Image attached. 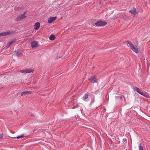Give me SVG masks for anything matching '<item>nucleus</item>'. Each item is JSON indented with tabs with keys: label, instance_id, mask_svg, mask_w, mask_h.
I'll return each instance as SVG.
<instances>
[{
	"label": "nucleus",
	"instance_id": "1",
	"mask_svg": "<svg viewBox=\"0 0 150 150\" xmlns=\"http://www.w3.org/2000/svg\"><path fill=\"white\" fill-rule=\"evenodd\" d=\"M27 13V11L24 12L23 14H21L19 15L16 19V21H21V20L26 18L27 16H25V14Z\"/></svg>",
	"mask_w": 150,
	"mask_h": 150
},
{
	"label": "nucleus",
	"instance_id": "2",
	"mask_svg": "<svg viewBox=\"0 0 150 150\" xmlns=\"http://www.w3.org/2000/svg\"><path fill=\"white\" fill-rule=\"evenodd\" d=\"M15 33L14 31H7L0 33V37L4 36L14 33Z\"/></svg>",
	"mask_w": 150,
	"mask_h": 150
},
{
	"label": "nucleus",
	"instance_id": "3",
	"mask_svg": "<svg viewBox=\"0 0 150 150\" xmlns=\"http://www.w3.org/2000/svg\"><path fill=\"white\" fill-rule=\"evenodd\" d=\"M134 91H136L140 94L145 97H146L148 98L149 97V95L144 94L143 93L141 92L140 89L137 87H135L134 88Z\"/></svg>",
	"mask_w": 150,
	"mask_h": 150
},
{
	"label": "nucleus",
	"instance_id": "4",
	"mask_svg": "<svg viewBox=\"0 0 150 150\" xmlns=\"http://www.w3.org/2000/svg\"><path fill=\"white\" fill-rule=\"evenodd\" d=\"M107 24V23L105 21H98L96 22L95 24L97 26H102L105 25Z\"/></svg>",
	"mask_w": 150,
	"mask_h": 150
},
{
	"label": "nucleus",
	"instance_id": "5",
	"mask_svg": "<svg viewBox=\"0 0 150 150\" xmlns=\"http://www.w3.org/2000/svg\"><path fill=\"white\" fill-rule=\"evenodd\" d=\"M34 70L31 69H27L23 70H21L20 72L22 73H28L31 72H32Z\"/></svg>",
	"mask_w": 150,
	"mask_h": 150
},
{
	"label": "nucleus",
	"instance_id": "6",
	"mask_svg": "<svg viewBox=\"0 0 150 150\" xmlns=\"http://www.w3.org/2000/svg\"><path fill=\"white\" fill-rule=\"evenodd\" d=\"M31 45L32 48L38 47L39 45L38 43L36 41H33L31 42Z\"/></svg>",
	"mask_w": 150,
	"mask_h": 150
},
{
	"label": "nucleus",
	"instance_id": "7",
	"mask_svg": "<svg viewBox=\"0 0 150 150\" xmlns=\"http://www.w3.org/2000/svg\"><path fill=\"white\" fill-rule=\"evenodd\" d=\"M89 81H91L93 83H97V79L96 78L95 76H93L91 78L88 79Z\"/></svg>",
	"mask_w": 150,
	"mask_h": 150
},
{
	"label": "nucleus",
	"instance_id": "8",
	"mask_svg": "<svg viewBox=\"0 0 150 150\" xmlns=\"http://www.w3.org/2000/svg\"><path fill=\"white\" fill-rule=\"evenodd\" d=\"M57 18L56 17H50V18H49L48 19V23H51L55 21Z\"/></svg>",
	"mask_w": 150,
	"mask_h": 150
},
{
	"label": "nucleus",
	"instance_id": "9",
	"mask_svg": "<svg viewBox=\"0 0 150 150\" xmlns=\"http://www.w3.org/2000/svg\"><path fill=\"white\" fill-rule=\"evenodd\" d=\"M32 92L31 91H25L21 93V96H25L26 95L31 94Z\"/></svg>",
	"mask_w": 150,
	"mask_h": 150
},
{
	"label": "nucleus",
	"instance_id": "10",
	"mask_svg": "<svg viewBox=\"0 0 150 150\" xmlns=\"http://www.w3.org/2000/svg\"><path fill=\"white\" fill-rule=\"evenodd\" d=\"M132 50L136 53H138L139 52V50L138 49L137 47L136 46H134L133 47L131 48Z\"/></svg>",
	"mask_w": 150,
	"mask_h": 150
},
{
	"label": "nucleus",
	"instance_id": "11",
	"mask_svg": "<svg viewBox=\"0 0 150 150\" xmlns=\"http://www.w3.org/2000/svg\"><path fill=\"white\" fill-rule=\"evenodd\" d=\"M14 54H15L17 56L21 55L22 54V52L20 50L16 51L14 52Z\"/></svg>",
	"mask_w": 150,
	"mask_h": 150
},
{
	"label": "nucleus",
	"instance_id": "12",
	"mask_svg": "<svg viewBox=\"0 0 150 150\" xmlns=\"http://www.w3.org/2000/svg\"><path fill=\"white\" fill-rule=\"evenodd\" d=\"M40 23L39 22L36 23L34 25V29L35 30H38L40 28Z\"/></svg>",
	"mask_w": 150,
	"mask_h": 150
},
{
	"label": "nucleus",
	"instance_id": "13",
	"mask_svg": "<svg viewBox=\"0 0 150 150\" xmlns=\"http://www.w3.org/2000/svg\"><path fill=\"white\" fill-rule=\"evenodd\" d=\"M129 12L132 14H137V12L136 11V10L135 9H134L132 10H131L129 11Z\"/></svg>",
	"mask_w": 150,
	"mask_h": 150
},
{
	"label": "nucleus",
	"instance_id": "14",
	"mask_svg": "<svg viewBox=\"0 0 150 150\" xmlns=\"http://www.w3.org/2000/svg\"><path fill=\"white\" fill-rule=\"evenodd\" d=\"M15 41L13 40V41H12L10 42H8L7 45V46H6V48H8V47H9L10 46V45L12 44L13 43H14L15 42Z\"/></svg>",
	"mask_w": 150,
	"mask_h": 150
},
{
	"label": "nucleus",
	"instance_id": "15",
	"mask_svg": "<svg viewBox=\"0 0 150 150\" xmlns=\"http://www.w3.org/2000/svg\"><path fill=\"white\" fill-rule=\"evenodd\" d=\"M49 38L50 40H53L55 39V37L54 35L52 34L50 36Z\"/></svg>",
	"mask_w": 150,
	"mask_h": 150
},
{
	"label": "nucleus",
	"instance_id": "16",
	"mask_svg": "<svg viewBox=\"0 0 150 150\" xmlns=\"http://www.w3.org/2000/svg\"><path fill=\"white\" fill-rule=\"evenodd\" d=\"M22 8L21 7L16 6L15 7L14 9L16 11H19L21 10Z\"/></svg>",
	"mask_w": 150,
	"mask_h": 150
},
{
	"label": "nucleus",
	"instance_id": "17",
	"mask_svg": "<svg viewBox=\"0 0 150 150\" xmlns=\"http://www.w3.org/2000/svg\"><path fill=\"white\" fill-rule=\"evenodd\" d=\"M24 135L22 134L21 136H18L17 137H11L13 139H19L21 138H23L24 137Z\"/></svg>",
	"mask_w": 150,
	"mask_h": 150
},
{
	"label": "nucleus",
	"instance_id": "18",
	"mask_svg": "<svg viewBox=\"0 0 150 150\" xmlns=\"http://www.w3.org/2000/svg\"><path fill=\"white\" fill-rule=\"evenodd\" d=\"M127 42L129 44V45L130 47L131 48H132L133 47L134 45L132 44V43L129 41H128Z\"/></svg>",
	"mask_w": 150,
	"mask_h": 150
},
{
	"label": "nucleus",
	"instance_id": "19",
	"mask_svg": "<svg viewBox=\"0 0 150 150\" xmlns=\"http://www.w3.org/2000/svg\"><path fill=\"white\" fill-rule=\"evenodd\" d=\"M88 97V96L87 94H85L83 98V100H85L87 99Z\"/></svg>",
	"mask_w": 150,
	"mask_h": 150
},
{
	"label": "nucleus",
	"instance_id": "20",
	"mask_svg": "<svg viewBox=\"0 0 150 150\" xmlns=\"http://www.w3.org/2000/svg\"><path fill=\"white\" fill-rule=\"evenodd\" d=\"M139 150H143V147L141 144H140L139 146Z\"/></svg>",
	"mask_w": 150,
	"mask_h": 150
},
{
	"label": "nucleus",
	"instance_id": "21",
	"mask_svg": "<svg viewBox=\"0 0 150 150\" xmlns=\"http://www.w3.org/2000/svg\"><path fill=\"white\" fill-rule=\"evenodd\" d=\"M126 141H127V140L125 139H123L122 142H126Z\"/></svg>",
	"mask_w": 150,
	"mask_h": 150
},
{
	"label": "nucleus",
	"instance_id": "22",
	"mask_svg": "<svg viewBox=\"0 0 150 150\" xmlns=\"http://www.w3.org/2000/svg\"><path fill=\"white\" fill-rule=\"evenodd\" d=\"M3 137L2 134H0V139L2 138Z\"/></svg>",
	"mask_w": 150,
	"mask_h": 150
},
{
	"label": "nucleus",
	"instance_id": "23",
	"mask_svg": "<svg viewBox=\"0 0 150 150\" xmlns=\"http://www.w3.org/2000/svg\"><path fill=\"white\" fill-rule=\"evenodd\" d=\"M120 96H116V98H118H118H120Z\"/></svg>",
	"mask_w": 150,
	"mask_h": 150
},
{
	"label": "nucleus",
	"instance_id": "24",
	"mask_svg": "<svg viewBox=\"0 0 150 150\" xmlns=\"http://www.w3.org/2000/svg\"><path fill=\"white\" fill-rule=\"evenodd\" d=\"M120 99H122V96H120Z\"/></svg>",
	"mask_w": 150,
	"mask_h": 150
},
{
	"label": "nucleus",
	"instance_id": "25",
	"mask_svg": "<svg viewBox=\"0 0 150 150\" xmlns=\"http://www.w3.org/2000/svg\"><path fill=\"white\" fill-rule=\"evenodd\" d=\"M34 115L32 114L31 115V117H34Z\"/></svg>",
	"mask_w": 150,
	"mask_h": 150
},
{
	"label": "nucleus",
	"instance_id": "26",
	"mask_svg": "<svg viewBox=\"0 0 150 150\" xmlns=\"http://www.w3.org/2000/svg\"><path fill=\"white\" fill-rule=\"evenodd\" d=\"M112 146H114L115 147H116V145H115V146H114V145H113Z\"/></svg>",
	"mask_w": 150,
	"mask_h": 150
},
{
	"label": "nucleus",
	"instance_id": "27",
	"mask_svg": "<svg viewBox=\"0 0 150 150\" xmlns=\"http://www.w3.org/2000/svg\"><path fill=\"white\" fill-rule=\"evenodd\" d=\"M123 96V97H124V99H125V98L124 97V96Z\"/></svg>",
	"mask_w": 150,
	"mask_h": 150
}]
</instances>
